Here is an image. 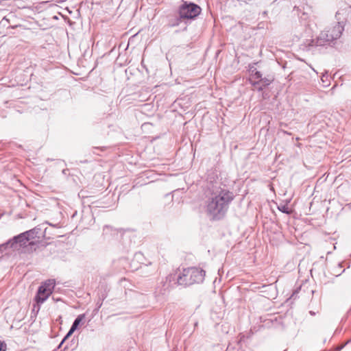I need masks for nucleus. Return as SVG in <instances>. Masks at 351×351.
I'll use <instances>...</instances> for the list:
<instances>
[{
	"label": "nucleus",
	"instance_id": "obj_9",
	"mask_svg": "<svg viewBox=\"0 0 351 351\" xmlns=\"http://www.w3.org/2000/svg\"><path fill=\"white\" fill-rule=\"evenodd\" d=\"M261 80H262V74L261 73V72L259 71H252V75H251V79H250V82L252 83V84L253 85V82H257V81H261Z\"/></svg>",
	"mask_w": 351,
	"mask_h": 351
},
{
	"label": "nucleus",
	"instance_id": "obj_3",
	"mask_svg": "<svg viewBox=\"0 0 351 351\" xmlns=\"http://www.w3.org/2000/svg\"><path fill=\"white\" fill-rule=\"evenodd\" d=\"M205 271L197 267L183 269L179 274L177 282L180 285L189 286L195 283H202L204 280Z\"/></svg>",
	"mask_w": 351,
	"mask_h": 351
},
{
	"label": "nucleus",
	"instance_id": "obj_16",
	"mask_svg": "<svg viewBox=\"0 0 351 351\" xmlns=\"http://www.w3.org/2000/svg\"><path fill=\"white\" fill-rule=\"evenodd\" d=\"M110 228H110V226H105V227L104 228V232L105 233H106L108 230H110Z\"/></svg>",
	"mask_w": 351,
	"mask_h": 351
},
{
	"label": "nucleus",
	"instance_id": "obj_1",
	"mask_svg": "<svg viewBox=\"0 0 351 351\" xmlns=\"http://www.w3.org/2000/svg\"><path fill=\"white\" fill-rule=\"evenodd\" d=\"M234 198L232 192L221 186H213L206 202L207 214L213 219L223 218Z\"/></svg>",
	"mask_w": 351,
	"mask_h": 351
},
{
	"label": "nucleus",
	"instance_id": "obj_17",
	"mask_svg": "<svg viewBox=\"0 0 351 351\" xmlns=\"http://www.w3.org/2000/svg\"><path fill=\"white\" fill-rule=\"evenodd\" d=\"M67 338H65V337H64V339H62V341L60 342V343L59 344L58 348H60L62 345L63 344V343L65 341V340Z\"/></svg>",
	"mask_w": 351,
	"mask_h": 351
},
{
	"label": "nucleus",
	"instance_id": "obj_7",
	"mask_svg": "<svg viewBox=\"0 0 351 351\" xmlns=\"http://www.w3.org/2000/svg\"><path fill=\"white\" fill-rule=\"evenodd\" d=\"M85 318V314H81L77 317V318L74 320L70 330L67 332L65 336V338H69L74 331L77 328L80 322Z\"/></svg>",
	"mask_w": 351,
	"mask_h": 351
},
{
	"label": "nucleus",
	"instance_id": "obj_12",
	"mask_svg": "<svg viewBox=\"0 0 351 351\" xmlns=\"http://www.w3.org/2000/svg\"><path fill=\"white\" fill-rule=\"evenodd\" d=\"M321 80L324 84V86L327 87L328 86H329L330 80L328 79V75H327V73L323 74Z\"/></svg>",
	"mask_w": 351,
	"mask_h": 351
},
{
	"label": "nucleus",
	"instance_id": "obj_19",
	"mask_svg": "<svg viewBox=\"0 0 351 351\" xmlns=\"http://www.w3.org/2000/svg\"><path fill=\"white\" fill-rule=\"evenodd\" d=\"M339 14L340 13L339 12H337L336 14V18L337 19L338 21L340 20V18L339 17Z\"/></svg>",
	"mask_w": 351,
	"mask_h": 351
},
{
	"label": "nucleus",
	"instance_id": "obj_18",
	"mask_svg": "<svg viewBox=\"0 0 351 351\" xmlns=\"http://www.w3.org/2000/svg\"><path fill=\"white\" fill-rule=\"evenodd\" d=\"M232 349H233V347L232 346H228L227 348V351H232Z\"/></svg>",
	"mask_w": 351,
	"mask_h": 351
},
{
	"label": "nucleus",
	"instance_id": "obj_8",
	"mask_svg": "<svg viewBox=\"0 0 351 351\" xmlns=\"http://www.w3.org/2000/svg\"><path fill=\"white\" fill-rule=\"evenodd\" d=\"M271 80L266 77L263 78L261 81L253 82V86H255L258 90H263V88L270 84Z\"/></svg>",
	"mask_w": 351,
	"mask_h": 351
},
{
	"label": "nucleus",
	"instance_id": "obj_11",
	"mask_svg": "<svg viewBox=\"0 0 351 351\" xmlns=\"http://www.w3.org/2000/svg\"><path fill=\"white\" fill-rule=\"evenodd\" d=\"M311 8H308L306 11L303 12L302 14L300 16V17L302 21H306L308 19V16L311 14Z\"/></svg>",
	"mask_w": 351,
	"mask_h": 351
},
{
	"label": "nucleus",
	"instance_id": "obj_5",
	"mask_svg": "<svg viewBox=\"0 0 351 351\" xmlns=\"http://www.w3.org/2000/svg\"><path fill=\"white\" fill-rule=\"evenodd\" d=\"M201 10L199 5L185 1L179 8V15L184 19H193L201 13Z\"/></svg>",
	"mask_w": 351,
	"mask_h": 351
},
{
	"label": "nucleus",
	"instance_id": "obj_4",
	"mask_svg": "<svg viewBox=\"0 0 351 351\" xmlns=\"http://www.w3.org/2000/svg\"><path fill=\"white\" fill-rule=\"evenodd\" d=\"M55 280H48L43 282L39 287L35 297L38 304H43L53 293L55 287Z\"/></svg>",
	"mask_w": 351,
	"mask_h": 351
},
{
	"label": "nucleus",
	"instance_id": "obj_20",
	"mask_svg": "<svg viewBox=\"0 0 351 351\" xmlns=\"http://www.w3.org/2000/svg\"><path fill=\"white\" fill-rule=\"evenodd\" d=\"M310 313H311V315H314V314H315V313H314L313 312H312V311H310Z\"/></svg>",
	"mask_w": 351,
	"mask_h": 351
},
{
	"label": "nucleus",
	"instance_id": "obj_14",
	"mask_svg": "<svg viewBox=\"0 0 351 351\" xmlns=\"http://www.w3.org/2000/svg\"><path fill=\"white\" fill-rule=\"evenodd\" d=\"M184 19L183 18H181L180 16L179 17H177L176 19H175V21L174 22H172L171 24H170V26L171 27H175V26H178L180 25L181 21Z\"/></svg>",
	"mask_w": 351,
	"mask_h": 351
},
{
	"label": "nucleus",
	"instance_id": "obj_2",
	"mask_svg": "<svg viewBox=\"0 0 351 351\" xmlns=\"http://www.w3.org/2000/svg\"><path fill=\"white\" fill-rule=\"evenodd\" d=\"M344 30L343 21L335 22L325 28L316 40H311L307 44L308 47L324 46L333 40L339 38Z\"/></svg>",
	"mask_w": 351,
	"mask_h": 351
},
{
	"label": "nucleus",
	"instance_id": "obj_15",
	"mask_svg": "<svg viewBox=\"0 0 351 351\" xmlns=\"http://www.w3.org/2000/svg\"><path fill=\"white\" fill-rule=\"evenodd\" d=\"M6 346L5 344L0 341V351H5Z\"/></svg>",
	"mask_w": 351,
	"mask_h": 351
},
{
	"label": "nucleus",
	"instance_id": "obj_22",
	"mask_svg": "<svg viewBox=\"0 0 351 351\" xmlns=\"http://www.w3.org/2000/svg\"><path fill=\"white\" fill-rule=\"evenodd\" d=\"M237 351H240V348L237 350Z\"/></svg>",
	"mask_w": 351,
	"mask_h": 351
},
{
	"label": "nucleus",
	"instance_id": "obj_21",
	"mask_svg": "<svg viewBox=\"0 0 351 351\" xmlns=\"http://www.w3.org/2000/svg\"><path fill=\"white\" fill-rule=\"evenodd\" d=\"M29 244H30V245H33V244H34V242H29Z\"/></svg>",
	"mask_w": 351,
	"mask_h": 351
},
{
	"label": "nucleus",
	"instance_id": "obj_10",
	"mask_svg": "<svg viewBox=\"0 0 351 351\" xmlns=\"http://www.w3.org/2000/svg\"><path fill=\"white\" fill-rule=\"evenodd\" d=\"M39 229L38 228H33L28 231L25 232L29 240L35 239L37 237V234H38Z\"/></svg>",
	"mask_w": 351,
	"mask_h": 351
},
{
	"label": "nucleus",
	"instance_id": "obj_13",
	"mask_svg": "<svg viewBox=\"0 0 351 351\" xmlns=\"http://www.w3.org/2000/svg\"><path fill=\"white\" fill-rule=\"evenodd\" d=\"M278 208L279 210H280L281 212H282L284 213L289 214L290 213L289 208H288V206L287 205H281V206H279Z\"/></svg>",
	"mask_w": 351,
	"mask_h": 351
},
{
	"label": "nucleus",
	"instance_id": "obj_6",
	"mask_svg": "<svg viewBox=\"0 0 351 351\" xmlns=\"http://www.w3.org/2000/svg\"><path fill=\"white\" fill-rule=\"evenodd\" d=\"M29 241V240L25 232H23L17 236H15L12 239H10L8 242L1 245L0 252L5 250L8 246L12 248H17L18 245L19 247L25 246Z\"/></svg>",
	"mask_w": 351,
	"mask_h": 351
}]
</instances>
